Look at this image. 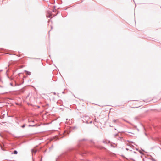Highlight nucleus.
<instances>
[{"instance_id": "obj_1", "label": "nucleus", "mask_w": 161, "mask_h": 161, "mask_svg": "<svg viewBox=\"0 0 161 161\" xmlns=\"http://www.w3.org/2000/svg\"><path fill=\"white\" fill-rule=\"evenodd\" d=\"M90 117L88 116H85L83 117L82 120L83 122L86 123H91L92 121H89Z\"/></svg>"}, {"instance_id": "obj_2", "label": "nucleus", "mask_w": 161, "mask_h": 161, "mask_svg": "<svg viewBox=\"0 0 161 161\" xmlns=\"http://www.w3.org/2000/svg\"><path fill=\"white\" fill-rule=\"evenodd\" d=\"M36 152H37V150H34V149L32 150V152L33 153H36Z\"/></svg>"}, {"instance_id": "obj_3", "label": "nucleus", "mask_w": 161, "mask_h": 161, "mask_svg": "<svg viewBox=\"0 0 161 161\" xmlns=\"http://www.w3.org/2000/svg\"><path fill=\"white\" fill-rule=\"evenodd\" d=\"M25 72H26V74L29 75H30L31 74V73L30 72L28 71H25Z\"/></svg>"}, {"instance_id": "obj_4", "label": "nucleus", "mask_w": 161, "mask_h": 161, "mask_svg": "<svg viewBox=\"0 0 161 161\" xmlns=\"http://www.w3.org/2000/svg\"><path fill=\"white\" fill-rule=\"evenodd\" d=\"M13 153L14 154H16L18 153V152L16 150H14L13 152Z\"/></svg>"}, {"instance_id": "obj_5", "label": "nucleus", "mask_w": 161, "mask_h": 161, "mask_svg": "<svg viewBox=\"0 0 161 161\" xmlns=\"http://www.w3.org/2000/svg\"><path fill=\"white\" fill-rule=\"evenodd\" d=\"M122 120H123L124 121H125V122H127V123H129V124H130V122H129L128 121H127V120H125V119H122Z\"/></svg>"}, {"instance_id": "obj_6", "label": "nucleus", "mask_w": 161, "mask_h": 161, "mask_svg": "<svg viewBox=\"0 0 161 161\" xmlns=\"http://www.w3.org/2000/svg\"><path fill=\"white\" fill-rule=\"evenodd\" d=\"M118 121V120H113V121L114 122V123H116V122H117V121Z\"/></svg>"}, {"instance_id": "obj_7", "label": "nucleus", "mask_w": 161, "mask_h": 161, "mask_svg": "<svg viewBox=\"0 0 161 161\" xmlns=\"http://www.w3.org/2000/svg\"><path fill=\"white\" fill-rule=\"evenodd\" d=\"M25 125H26L25 124H24L22 126H21V127L23 128H24Z\"/></svg>"}, {"instance_id": "obj_8", "label": "nucleus", "mask_w": 161, "mask_h": 161, "mask_svg": "<svg viewBox=\"0 0 161 161\" xmlns=\"http://www.w3.org/2000/svg\"><path fill=\"white\" fill-rule=\"evenodd\" d=\"M35 126V125H29V127H31V126L33 127V126Z\"/></svg>"}, {"instance_id": "obj_9", "label": "nucleus", "mask_w": 161, "mask_h": 161, "mask_svg": "<svg viewBox=\"0 0 161 161\" xmlns=\"http://www.w3.org/2000/svg\"><path fill=\"white\" fill-rule=\"evenodd\" d=\"M53 145H52L51 146V147L49 148V149H51V148H53Z\"/></svg>"}, {"instance_id": "obj_10", "label": "nucleus", "mask_w": 161, "mask_h": 161, "mask_svg": "<svg viewBox=\"0 0 161 161\" xmlns=\"http://www.w3.org/2000/svg\"><path fill=\"white\" fill-rule=\"evenodd\" d=\"M117 135L118 134H116L115 135V136H117Z\"/></svg>"}, {"instance_id": "obj_11", "label": "nucleus", "mask_w": 161, "mask_h": 161, "mask_svg": "<svg viewBox=\"0 0 161 161\" xmlns=\"http://www.w3.org/2000/svg\"><path fill=\"white\" fill-rule=\"evenodd\" d=\"M10 85L13 86V84L12 83H10Z\"/></svg>"}, {"instance_id": "obj_12", "label": "nucleus", "mask_w": 161, "mask_h": 161, "mask_svg": "<svg viewBox=\"0 0 161 161\" xmlns=\"http://www.w3.org/2000/svg\"><path fill=\"white\" fill-rule=\"evenodd\" d=\"M126 150H128V149H127V148H126Z\"/></svg>"}, {"instance_id": "obj_13", "label": "nucleus", "mask_w": 161, "mask_h": 161, "mask_svg": "<svg viewBox=\"0 0 161 161\" xmlns=\"http://www.w3.org/2000/svg\"><path fill=\"white\" fill-rule=\"evenodd\" d=\"M135 118V119H137V117H136Z\"/></svg>"}, {"instance_id": "obj_14", "label": "nucleus", "mask_w": 161, "mask_h": 161, "mask_svg": "<svg viewBox=\"0 0 161 161\" xmlns=\"http://www.w3.org/2000/svg\"><path fill=\"white\" fill-rule=\"evenodd\" d=\"M54 94L55 95V94H56V93H55V92H54Z\"/></svg>"}, {"instance_id": "obj_15", "label": "nucleus", "mask_w": 161, "mask_h": 161, "mask_svg": "<svg viewBox=\"0 0 161 161\" xmlns=\"http://www.w3.org/2000/svg\"><path fill=\"white\" fill-rule=\"evenodd\" d=\"M103 143H105V141H103Z\"/></svg>"}, {"instance_id": "obj_16", "label": "nucleus", "mask_w": 161, "mask_h": 161, "mask_svg": "<svg viewBox=\"0 0 161 161\" xmlns=\"http://www.w3.org/2000/svg\"><path fill=\"white\" fill-rule=\"evenodd\" d=\"M0 136H1V134H0Z\"/></svg>"}, {"instance_id": "obj_17", "label": "nucleus", "mask_w": 161, "mask_h": 161, "mask_svg": "<svg viewBox=\"0 0 161 161\" xmlns=\"http://www.w3.org/2000/svg\"><path fill=\"white\" fill-rule=\"evenodd\" d=\"M51 16V15H50L49 17H50Z\"/></svg>"}, {"instance_id": "obj_18", "label": "nucleus", "mask_w": 161, "mask_h": 161, "mask_svg": "<svg viewBox=\"0 0 161 161\" xmlns=\"http://www.w3.org/2000/svg\"><path fill=\"white\" fill-rule=\"evenodd\" d=\"M115 130H116V128H115Z\"/></svg>"}]
</instances>
